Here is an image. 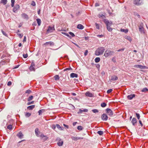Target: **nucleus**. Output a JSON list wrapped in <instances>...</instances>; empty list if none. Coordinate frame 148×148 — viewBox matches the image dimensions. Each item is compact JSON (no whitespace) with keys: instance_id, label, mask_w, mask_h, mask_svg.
I'll use <instances>...</instances> for the list:
<instances>
[{"instance_id":"f257e3e1","label":"nucleus","mask_w":148,"mask_h":148,"mask_svg":"<svg viewBox=\"0 0 148 148\" xmlns=\"http://www.w3.org/2000/svg\"><path fill=\"white\" fill-rule=\"evenodd\" d=\"M102 20L106 24L108 30L109 32H111L112 30V28L110 27L111 25L112 24V23L110 22L108 20L105 18L102 19Z\"/></svg>"},{"instance_id":"f03ea898","label":"nucleus","mask_w":148,"mask_h":148,"mask_svg":"<svg viewBox=\"0 0 148 148\" xmlns=\"http://www.w3.org/2000/svg\"><path fill=\"white\" fill-rule=\"evenodd\" d=\"M133 3L136 5H140L144 4V0H133Z\"/></svg>"},{"instance_id":"7ed1b4c3","label":"nucleus","mask_w":148,"mask_h":148,"mask_svg":"<svg viewBox=\"0 0 148 148\" xmlns=\"http://www.w3.org/2000/svg\"><path fill=\"white\" fill-rule=\"evenodd\" d=\"M114 53V52L110 50H107L105 52L104 55L106 57H107L109 56L113 55Z\"/></svg>"},{"instance_id":"20e7f679","label":"nucleus","mask_w":148,"mask_h":148,"mask_svg":"<svg viewBox=\"0 0 148 148\" xmlns=\"http://www.w3.org/2000/svg\"><path fill=\"white\" fill-rule=\"evenodd\" d=\"M56 140L58 141L57 144L58 146H61L63 145V142L60 138H57Z\"/></svg>"},{"instance_id":"39448f33","label":"nucleus","mask_w":148,"mask_h":148,"mask_svg":"<svg viewBox=\"0 0 148 148\" xmlns=\"http://www.w3.org/2000/svg\"><path fill=\"white\" fill-rule=\"evenodd\" d=\"M143 23H141L139 26V30L140 32L141 33H145L144 29L143 28Z\"/></svg>"},{"instance_id":"423d86ee","label":"nucleus","mask_w":148,"mask_h":148,"mask_svg":"<svg viewBox=\"0 0 148 148\" xmlns=\"http://www.w3.org/2000/svg\"><path fill=\"white\" fill-rule=\"evenodd\" d=\"M106 112L108 115L110 116H112L113 114V113L112 110L110 109L107 108L106 110Z\"/></svg>"},{"instance_id":"0eeeda50","label":"nucleus","mask_w":148,"mask_h":148,"mask_svg":"<svg viewBox=\"0 0 148 148\" xmlns=\"http://www.w3.org/2000/svg\"><path fill=\"white\" fill-rule=\"evenodd\" d=\"M102 54V47L98 48L95 52V54L97 56H99Z\"/></svg>"},{"instance_id":"6e6552de","label":"nucleus","mask_w":148,"mask_h":148,"mask_svg":"<svg viewBox=\"0 0 148 148\" xmlns=\"http://www.w3.org/2000/svg\"><path fill=\"white\" fill-rule=\"evenodd\" d=\"M55 30L54 25L53 27L49 26L48 27V29L47 30V32L48 33L52 32Z\"/></svg>"},{"instance_id":"1a4fd4ad","label":"nucleus","mask_w":148,"mask_h":148,"mask_svg":"<svg viewBox=\"0 0 148 148\" xmlns=\"http://www.w3.org/2000/svg\"><path fill=\"white\" fill-rule=\"evenodd\" d=\"M21 16L22 18L27 20H28L29 18L28 15L25 13H23L21 14Z\"/></svg>"},{"instance_id":"9d476101","label":"nucleus","mask_w":148,"mask_h":148,"mask_svg":"<svg viewBox=\"0 0 148 148\" xmlns=\"http://www.w3.org/2000/svg\"><path fill=\"white\" fill-rule=\"evenodd\" d=\"M137 122L136 119L135 117H134L132 119L131 123L133 125L135 126Z\"/></svg>"},{"instance_id":"9b49d317","label":"nucleus","mask_w":148,"mask_h":148,"mask_svg":"<svg viewBox=\"0 0 148 148\" xmlns=\"http://www.w3.org/2000/svg\"><path fill=\"white\" fill-rule=\"evenodd\" d=\"M108 119V116L106 114H102V120L104 121H106Z\"/></svg>"},{"instance_id":"f8f14e48","label":"nucleus","mask_w":148,"mask_h":148,"mask_svg":"<svg viewBox=\"0 0 148 148\" xmlns=\"http://www.w3.org/2000/svg\"><path fill=\"white\" fill-rule=\"evenodd\" d=\"M134 67L137 68H139L140 69H143L145 68L144 66L140 65H135L134 66Z\"/></svg>"},{"instance_id":"ddd939ff","label":"nucleus","mask_w":148,"mask_h":148,"mask_svg":"<svg viewBox=\"0 0 148 148\" xmlns=\"http://www.w3.org/2000/svg\"><path fill=\"white\" fill-rule=\"evenodd\" d=\"M71 138L72 139V140H74L75 141H76L79 139H83V137H75L73 136Z\"/></svg>"},{"instance_id":"4468645a","label":"nucleus","mask_w":148,"mask_h":148,"mask_svg":"<svg viewBox=\"0 0 148 148\" xmlns=\"http://www.w3.org/2000/svg\"><path fill=\"white\" fill-rule=\"evenodd\" d=\"M135 97V95L134 94H132L128 95L127 96V98L128 99H132L134 97Z\"/></svg>"},{"instance_id":"2eb2a0df","label":"nucleus","mask_w":148,"mask_h":148,"mask_svg":"<svg viewBox=\"0 0 148 148\" xmlns=\"http://www.w3.org/2000/svg\"><path fill=\"white\" fill-rule=\"evenodd\" d=\"M118 77L117 76L115 75H113L111 76V77L110 80L113 81H116L117 80Z\"/></svg>"},{"instance_id":"dca6fc26","label":"nucleus","mask_w":148,"mask_h":148,"mask_svg":"<svg viewBox=\"0 0 148 148\" xmlns=\"http://www.w3.org/2000/svg\"><path fill=\"white\" fill-rule=\"evenodd\" d=\"M19 8V6L18 5H16L13 8V11L14 12H16V11Z\"/></svg>"},{"instance_id":"f3484780","label":"nucleus","mask_w":148,"mask_h":148,"mask_svg":"<svg viewBox=\"0 0 148 148\" xmlns=\"http://www.w3.org/2000/svg\"><path fill=\"white\" fill-rule=\"evenodd\" d=\"M17 136L20 138H21L23 137V134L22 133L20 132L17 134Z\"/></svg>"},{"instance_id":"a211bd4d","label":"nucleus","mask_w":148,"mask_h":148,"mask_svg":"<svg viewBox=\"0 0 148 148\" xmlns=\"http://www.w3.org/2000/svg\"><path fill=\"white\" fill-rule=\"evenodd\" d=\"M70 77L71 78L77 77H78V75L76 73H72L70 75Z\"/></svg>"},{"instance_id":"6ab92c4d","label":"nucleus","mask_w":148,"mask_h":148,"mask_svg":"<svg viewBox=\"0 0 148 148\" xmlns=\"http://www.w3.org/2000/svg\"><path fill=\"white\" fill-rule=\"evenodd\" d=\"M85 95L86 96L90 97H92L93 96L92 94L89 92H86L85 93Z\"/></svg>"},{"instance_id":"aec40b11","label":"nucleus","mask_w":148,"mask_h":148,"mask_svg":"<svg viewBox=\"0 0 148 148\" xmlns=\"http://www.w3.org/2000/svg\"><path fill=\"white\" fill-rule=\"evenodd\" d=\"M88 111V110L87 109H84L83 110H82L81 109H79V111L77 112V113L79 114L82 113V112H87Z\"/></svg>"},{"instance_id":"412c9836","label":"nucleus","mask_w":148,"mask_h":148,"mask_svg":"<svg viewBox=\"0 0 148 148\" xmlns=\"http://www.w3.org/2000/svg\"><path fill=\"white\" fill-rule=\"evenodd\" d=\"M56 126L57 127V128L60 130H64V128L63 127H61L58 124H56Z\"/></svg>"},{"instance_id":"4be33fe9","label":"nucleus","mask_w":148,"mask_h":148,"mask_svg":"<svg viewBox=\"0 0 148 148\" xmlns=\"http://www.w3.org/2000/svg\"><path fill=\"white\" fill-rule=\"evenodd\" d=\"M35 107V105H33L27 107V109L29 110H32Z\"/></svg>"},{"instance_id":"5701e85b","label":"nucleus","mask_w":148,"mask_h":148,"mask_svg":"<svg viewBox=\"0 0 148 148\" xmlns=\"http://www.w3.org/2000/svg\"><path fill=\"white\" fill-rule=\"evenodd\" d=\"M77 28L78 29H82L84 28V26L81 24H79L77 25Z\"/></svg>"},{"instance_id":"b1692460","label":"nucleus","mask_w":148,"mask_h":148,"mask_svg":"<svg viewBox=\"0 0 148 148\" xmlns=\"http://www.w3.org/2000/svg\"><path fill=\"white\" fill-rule=\"evenodd\" d=\"M35 131L36 135V136H38L39 135L38 133L39 132V131L38 129V128H36L35 129Z\"/></svg>"},{"instance_id":"393cba45","label":"nucleus","mask_w":148,"mask_h":148,"mask_svg":"<svg viewBox=\"0 0 148 148\" xmlns=\"http://www.w3.org/2000/svg\"><path fill=\"white\" fill-rule=\"evenodd\" d=\"M120 31L121 32H124L125 33H127L128 32V30L127 29H121L120 30Z\"/></svg>"},{"instance_id":"a878e982","label":"nucleus","mask_w":148,"mask_h":148,"mask_svg":"<svg viewBox=\"0 0 148 148\" xmlns=\"http://www.w3.org/2000/svg\"><path fill=\"white\" fill-rule=\"evenodd\" d=\"M125 39L128 40L130 42L132 40V38H131V37L130 36H125Z\"/></svg>"},{"instance_id":"bb28decb","label":"nucleus","mask_w":148,"mask_h":148,"mask_svg":"<svg viewBox=\"0 0 148 148\" xmlns=\"http://www.w3.org/2000/svg\"><path fill=\"white\" fill-rule=\"evenodd\" d=\"M7 0H1V3H3L4 5L7 3Z\"/></svg>"},{"instance_id":"cd10ccee","label":"nucleus","mask_w":148,"mask_h":148,"mask_svg":"<svg viewBox=\"0 0 148 148\" xmlns=\"http://www.w3.org/2000/svg\"><path fill=\"white\" fill-rule=\"evenodd\" d=\"M148 91V89L146 88H144L141 90V91L143 92H146Z\"/></svg>"},{"instance_id":"c85d7f7f","label":"nucleus","mask_w":148,"mask_h":148,"mask_svg":"<svg viewBox=\"0 0 148 148\" xmlns=\"http://www.w3.org/2000/svg\"><path fill=\"white\" fill-rule=\"evenodd\" d=\"M36 21H37V23L38 24V25L40 26V25L41 23V20L39 18H37L36 19Z\"/></svg>"},{"instance_id":"c756f323","label":"nucleus","mask_w":148,"mask_h":148,"mask_svg":"<svg viewBox=\"0 0 148 148\" xmlns=\"http://www.w3.org/2000/svg\"><path fill=\"white\" fill-rule=\"evenodd\" d=\"M136 117L137 118L138 120H139L140 119V115L139 113L136 112Z\"/></svg>"},{"instance_id":"7c9ffc66","label":"nucleus","mask_w":148,"mask_h":148,"mask_svg":"<svg viewBox=\"0 0 148 148\" xmlns=\"http://www.w3.org/2000/svg\"><path fill=\"white\" fill-rule=\"evenodd\" d=\"M95 60L96 62H97V63L98 62H99V61L100 60V58H99V57L96 58L95 59Z\"/></svg>"},{"instance_id":"2f4dec72","label":"nucleus","mask_w":148,"mask_h":148,"mask_svg":"<svg viewBox=\"0 0 148 148\" xmlns=\"http://www.w3.org/2000/svg\"><path fill=\"white\" fill-rule=\"evenodd\" d=\"M44 111V109H41V110H40L39 111H38V114H39V115H41L42 114V112H43V111Z\"/></svg>"},{"instance_id":"473e14b6","label":"nucleus","mask_w":148,"mask_h":148,"mask_svg":"<svg viewBox=\"0 0 148 148\" xmlns=\"http://www.w3.org/2000/svg\"><path fill=\"white\" fill-rule=\"evenodd\" d=\"M53 43V42H47L44 44V45H46L50 44V45H52Z\"/></svg>"},{"instance_id":"72a5a7b5","label":"nucleus","mask_w":148,"mask_h":148,"mask_svg":"<svg viewBox=\"0 0 148 148\" xmlns=\"http://www.w3.org/2000/svg\"><path fill=\"white\" fill-rule=\"evenodd\" d=\"M77 129L78 130H82L83 129V128L81 126H79L77 127Z\"/></svg>"},{"instance_id":"f704fd0d","label":"nucleus","mask_w":148,"mask_h":148,"mask_svg":"<svg viewBox=\"0 0 148 148\" xmlns=\"http://www.w3.org/2000/svg\"><path fill=\"white\" fill-rule=\"evenodd\" d=\"M54 78L56 80H57L59 79V76L58 75H55L54 77Z\"/></svg>"},{"instance_id":"c9c22d12","label":"nucleus","mask_w":148,"mask_h":148,"mask_svg":"<svg viewBox=\"0 0 148 148\" xmlns=\"http://www.w3.org/2000/svg\"><path fill=\"white\" fill-rule=\"evenodd\" d=\"M11 6L12 7H13L14 6V3L15 2V0H11Z\"/></svg>"},{"instance_id":"e433bc0d","label":"nucleus","mask_w":148,"mask_h":148,"mask_svg":"<svg viewBox=\"0 0 148 148\" xmlns=\"http://www.w3.org/2000/svg\"><path fill=\"white\" fill-rule=\"evenodd\" d=\"M72 70V69L71 68V67H70L69 68H67L65 69H64L63 71H70L71 70Z\"/></svg>"},{"instance_id":"4c0bfd02","label":"nucleus","mask_w":148,"mask_h":148,"mask_svg":"<svg viewBox=\"0 0 148 148\" xmlns=\"http://www.w3.org/2000/svg\"><path fill=\"white\" fill-rule=\"evenodd\" d=\"M12 125H8V126L7 127V128L8 129L10 130H12Z\"/></svg>"},{"instance_id":"58836bf2","label":"nucleus","mask_w":148,"mask_h":148,"mask_svg":"<svg viewBox=\"0 0 148 148\" xmlns=\"http://www.w3.org/2000/svg\"><path fill=\"white\" fill-rule=\"evenodd\" d=\"M134 15L135 16H137L139 18H140V15L138 14V13L136 12H134Z\"/></svg>"},{"instance_id":"ea45409f","label":"nucleus","mask_w":148,"mask_h":148,"mask_svg":"<svg viewBox=\"0 0 148 148\" xmlns=\"http://www.w3.org/2000/svg\"><path fill=\"white\" fill-rule=\"evenodd\" d=\"M33 97L32 96H30L28 99L27 100L28 101H30L32 100L33 99Z\"/></svg>"},{"instance_id":"a19ab883","label":"nucleus","mask_w":148,"mask_h":148,"mask_svg":"<svg viewBox=\"0 0 148 148\" xmlns=\"http://www.w3.org/2000/svg\"><path fill=\"white\" fill-rule=\"evenodd\" d=\"M31 115V114L29 112L26 113L25 114V116L27 117H29Z\"/></svg>"},{"instance_id":"79ce46f5","label":"nucleus","mask_w":148,"mask_h":148,"mask_svg":"<svg viewBox=\"0 0 148 148\" xmlns=\"http://www.w3.org/2000/svg\"><path fill=\"white\" fill-rule=\"evenodd\" d=\"M1 31L2 33L5 36H8L7 34H6V32H5L3 30H1Z\"/></svg>"},{"instance_id":"37998d69","label":"nucleus","mask_w":148,"mask_h":148,"mask_svg":"<svg viewBox=\"0 0 148 148\" xmlns=\"http://www.w3.org/2000/svg\"><path fill=\"white\" fill-rule=\"evenodd\" d=\"M95 25L97 29H99V25L98 24L95 23Z\"/></svg>"},{"instance_id":"c03bdc74","label":"nucleus","mask_w":148,"mask_h":148,"mask_svg":"<svg viewBox=\"0 0 148 148\" xmlns=\"http://www.w3.org/2000/svg\"><path fill=\"white\" fill-rule=\"evenodd\" d=\"M69 34L71 35L72 37H74L75 36V35L73 33L71 32H69Z\"/></svg>"},{"instance_id":"a18cd8bd","label":"nucleus","mask_w":148,"mask_h":148,"mask_svg":"<svg viewBox=\"0 0 148 148\" xmlns=\"http://www.w3.org/2000/svg\"><path fill=\"white\" fill-rule=\"evenodd\" d=\"M29 69L31 71L34 70V66H32V65H31L29 67Z\"/></svg>"},{"instance_id":"49530a36","label":"nucleus","mask_w":148,"mask_h":148,"mask_svg":"<svg viewBox=\"0 0 148 148\" xmlns=\"http://www.w3.org/2000/svg\"><path fill=\"white\" fill-rule=\"evenodd\" d=\"M112 91V89H109L107 91V92L108 93H110Z\"/></svg>"},{"instance_id":"de8ad7c7","label":"nucleus","mask_w":148,"mask_h":148,"mask_svg":"<svg viewBox=\"0 0 148 148\" xmlns=\"http://www.w3.org/2000/svg\"><path fill=\"white\" fill-rule=\"evenodd\" d=\"M23 56L24 58H26L28 57V54L27 53H26V54H23Z\"/></svg>"},{"instance_id":"09e8293b","label":"nucleus","mask_w":148,"mask_h":148,"mask_svg":"<svg viewBox=\"0 0 148 148\" xmlns=\"http://www.w3.org/2000/svg\"><path fill=\"white\" fill-rule=\"evenodd\" d=\"M107 106V104L105 102H102V108L105 107Z\"/></svg>"},{"instance_id":"8fccbe9b","label":"nucleus","mask_w":148,"mask_h":148,"mask_svg":"<svg viewBox=\"0 0 148 148\" xmlns=\"http://www.w3.org/2000/svg\"><path fill=\"white\" fill-rule=\"evenodd\" d=\"M34 103V101H32L31 102H28L27 103V105H30V104H33V103Z\"/></svg>"},{"instance_id":"3c124183","label":"nucleus","mask_w":148,"mask_h":148,"mask_svg":"<svg viewBox=\"0 0 148 148\" xmlns=\"http://www.w3.org/2000/svg\"><path fill=\"white\" fill-rule=\"evenodd\" d=\"M31 5L33 6H35L36 5V3L34 1H33L32 2Z\"/></svg>"},{"instance_id":"603ef678","label":"nucleus","mask_w":148,"mask_h":148,"mask_svg":"<svg viewBox=\"0 0 148 148\" xmlns=\"http://www.w3.org/2000/svg\"><path fill=\"white\" fill-rule=\"evenodd\" d=\"M31 91L30 90H28L26 91L25 93L29 94Z\"/></svg>"},{"instance_id":"864d4df0","label":"nucleus","mask_w":148,"mask_h":148,"mask_svg":"<svg viewBox=\"0 0 148 148\" xmlns=\"http://www.w3.org/2000/svg\"><path fill=\"white\" fill-rule=\"evenodd\" d=\"M92 111L94 113H96L98 112V110L97 109L93 110Z\"/></svg>"},{"instance_id":"5fc2aeb1","label":"nucleus","mask_w":148,"mask_h":148,"mask_svg":"<svg viewBox=\"0 0 148 148\" xmlns=\"http://www.w3.org/2000/svg\"><path fill=\"white\" fill-rule=\"evenodd\" d=\"M56 127V125H52L51 126V128L54 130L55 129Z\"/></svg>"},{"instance_id":"6e6d98bb","label":"nucleus","mask_w":148,"mask_h":148,"mask_svg":"<svg viewBox=\"0 0 148 148\" xmlns=\"http://www.w3.org/2000/svg\"><path fill=\"white\" fill-rule=\"evenodd\" d=\"M124 48H122V49H119L117 51L118 52H120V51H123L124 50Z\"/></svg>"},{"instance_id":"4d7b16f0","label":"nucleus","mask_w":148,"mask_h":148,"mask_svg":"<svg viewBox=\"0 0 148 148\" xmlns=\"http://www.w3.org/2000/svg\"><path fill=\"white\" fill-rule=\"evenodd\" d=\"M64 126L66 128V129H68L69 127V126L66 125L64 124H63Z\"/></svg>"},{"instance_id":"13d9d810","label":"nucleus","mask_w":148,"mask_h":148,"mask_svg":"<svg viewBox=\"0 0 148 148\" xmlns=\"http://www.w3.org/2000/svg\"><path fill=\"white\" fill-rule=\"evenodd\" d=\"M97 133L100 135H102V131H99L97 132Z\"/></svg>"},{"instance_id":"bf43d9fd","label":"nucleus","mask_w":148,"mask_h":148,"mask_svg":"<svg viewBox=\"0 0 148 148\" xmlns=\"http://www.w3.org/2000/svg\"><path fill=\"white\" fill-rule=\"evenodd\" d=\"M88 53V50H85V52L84 53V56H86L87 55Z\"/></svg>"},{"instance_id":"052dcab7","label":"nucleus","mask_w":148,"mask_h":148,"mask_svg":"<svg viewBox=\"0 0 148 148\" xmlns=\"http://www.w3.org/2000/svg\"><path fill=\"white\" fill-rule=\"evenodd\" d=\"M12 82L11 81H9L7 83V85L8 86H10L12 84Z\"/></svg>"},{"instance_id":"680f3d73","label":"nucleus","mask_w":148,"mask_h":148,"mask_svg":"<svg viewBox=\"0 0 148 148\" xmlns=\"http://www.w3.org/2000/svg\"><path fill=\"white\" fill-rule=\"evenodd\" d=\"M139 122L141 126H143V124L141 120H139Z\"/></svg>"},{"instance_id":"e2e57ef3","label":"nucleus","mask_w":148,"mask_h":148,"mask_svg":"<svg viewBox=\"0 0 148 148\" xmlns=\"http://www.w3.org/2000/svg\"><path fill=\"white\" fill-rule=\"evenodd\" d=\"M112 60L114 62H116V60L115 59V57H114L112 58Z\"/></svg>"},{"instance_id":"0e129e2a","label":"nucleus","mask_w":148,"mask_h":148,"mask_svg":"<svg viewBox=\"0 0 148 148\" xmlns=\"http://www.w3.org/2000/svg\"><path fill=\"white\" fill-rule=\"evenodd\" d=\"M18 35L19 36V37L20 38H21L23 36V35H22L21 34H18Z\"/></svg>"},{"instance_id":"69168bd1","label":"nucleus","mask_w":148,"mask_h":148,"mask_svg":"<svg viewBox=\"0 0 148 148\" xmlns=\"http://www.w3.org/2000/svg\"><path fill=\"white\" fill-rule=\"evenodd\" d=\"M98 17L99 18H101L102 17V13H100L99 14Z\"/></svg>"},{"instance_id":"338daca9","label":"nucleus","mask_w":148,"mask_h":148,"mask_svg":"<svg viewBox=\"0 0 148 148\" xmlns=\"http://www.w3.org/2000/svg\"><path fill=\"white\" fill-rule=\"evenodd\" d=\"M26 41V37L25 36L24 39L23 40V42H25Z\"/></svg>"},{"instance_id":"774afa93","label":"nucleus","mask_w":148,"mask_h":148,"mask_svg":"<svg viewBox=\"0 0 148 148\" xmlns=\"http://www.w3.org/2000/svg\"><path fill=\"white\" fill-rule=\"evenodd\" d=\"M96 67L98 68V69H99V67H100V65L98 64H97L96 65Z\"/></svg>"}]
</instances>
